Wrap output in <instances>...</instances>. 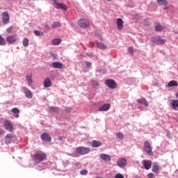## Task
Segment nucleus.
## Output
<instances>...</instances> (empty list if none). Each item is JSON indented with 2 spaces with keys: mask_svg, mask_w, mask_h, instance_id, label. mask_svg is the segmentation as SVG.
I'll return each instance as SVG.
<instances>
[{
  "mask_svg": "<svg viewBox=\"0 0 178 178\" xmlns=\"http://www.w3.org/2000/svg\"><path fill=\"white\" fill-rule=\"evenodd\" d=\"M86 65L87 67H91L92 63L88 61H86Z\"/></svg>",
  "mask_w": 178,
  "mask_h": 178,
  "instance_id": "c03bdc74",
  "label": "nucleus"
},
{
  "mask_svg": "<svg viewBox=\"0 0 178 178\" xmlns=\"http://www.w3.org/2000/svg\"><path fill=\"white\" fill-rule=\"evenodd\" d=\"M43 86L44 88H48L51 87V86H52V81H51V79H49V77L46 78L43 83Z\"/></svg>",
  "mask_w": 178,
  "mask_h": 178,
  "instance_id": "dca6fc26",
  "label": "nucleus"
},
{
  "mask_svg": "<svg viewBox=\"0 0 178 178\" xmlns=\"http://www.w3.org/2000/svg\"><path fill=\"white\" fill-rule=\"evenodd\" d=\"M0 45H6V41H5V38L0 35Z\"/></svg>",
  "mask_w": 178,
  "mask_h": 178,
  "instance_id": "f704fd0d",
  "label": "nucleus"
},
{
  "mask_svg": "<svg viewBox=\"0 0 178 178\" xmlns=\"http://www.w3.org/2000/svg\"><path fill=\"white\" fill-rule=\"evenodd\" d=\"M148 178H153L154 177V174L152 172H150L147 175Z\"/></svg>",
  "mask_w": 178,
  "mask_h": 178,
  "instance_id": "a18cd8bd",
  "label": "nucleus"
},
{
  "mask_svg": "<svg viewBox=\"0 0 178 178\" xmlns=\"http://www.w3.org/2000/svg\"><path fill=\"white\" fill-rule=\"evenodd\" d=\"M60 42H62V40H60V38H56L51 41L52 45H59Z\"/></svg>",
  "mask_w": 178,
  "mask_h": 178,
  "instance_id": "5701e85b",
  "label": "nucleus"
},
{
  "mask_svg": "<svg viewBox=\"0 0 178 178\" xmlns=\"http://www.w3.org/2000/svg\"><path fill=\"white\" fill-rule=\"evenodd\" d=\"M13 30V26H9L7 29H6V31H7V33H12V31Z\"/></svg>",
  "mask_w": 178,
  "mask_h": 178,
  "instance_id": "ea45409f",
  "label": "nucleus"
},
{
  "mask_svg": "<svg viewBox=\"0 0 178 178\" xmlns=\"http://www.w3.org/2000/svg\"><path fill=\"white\" fill-rule=\"evenodd\" d=\"M76 152L77 154H79V155H87V154L90 153V148L78 147L76 148Z\"/></svg>",
  "mask_w": 178,
  "mask_h": 178,
  "instance_id": "7ed1b4c3",
  "label": "nucleus"
},
{
  "mask_svg": "<svg viewBox=\"0 0 178 178\" xmlns=\"http://www.w3.org/2000/svg\"><path fill=\"white\" fill-rule=\"evenodd\" d=\"M65 112H66L67 113H70L72 112V108H67L65 109Z\"/></svg>",
  "mask_w": 178,
  "mask_h": 178,
  "instance_id": "37998d69",
  "label": "nucleus"
},
{
  "mask_svg": "<svg viewBox=\"0 0 178 178\" xmlns=\"http://www.w3.org/2000/svg\"><path fill=\"white\" fill-rule=\"evenodd\" d=\"M45 30H47L48 31H49V30H51V27H49V25H46L44 26Z\"/></svg>",
  "mask_w": 178,
  "mask_h": 178,
  "instance_id": "49530a36",
  "label": "nucleus"
},
{
  "mask_svg": "<svg viewBox=\"0 0 178 178\" xmlns=\"http://www.w3.org/2000/svg\"><path fill=\"white\" fill-rule=\"evenodd\" d=\"M6 41L8 44H13L17 41V38L15 35H10L6 38Z\"/></svg>",
  "mask_w": 178,
  "mask_h": 178,
  "instance_id": "ddd939ff",
  "label": "nucleus"
},
{
  "mask_svg": "<svg viewBox=\"0 0 178 178\" xmlns=\"http://www.w3.org/2000/svg\"><path fill=\"white\" fill-rule=\"evenodd\" d=\"M117 29L120 31L123 30V19L122 18H118L116 20Z\"/></svg>",
  "mask_w": 178,
  "mask_h": 178,
  "instance_id": "9b49d317",
  "label": "nucleus"
},
{
  "mask_svg": "<svg viewBox=\"0 0 178 178\" xmlns=\"http://www.w3.org/2000/svg\"><path fill=\"white\" fill-rule=\"evenodd\" d=\"M11 112L13 113V116L14 118H16V119L20 117V110H19L17 107L12 108Z\"/></svg>",
  "mask_w": 178,
  "mask_h": 178,
  "instance_id": "4468645a",
  "label": "nucleus"
},
{
  "mask_svg": "<svg viewBox=\"0 0 178 178\" xmlns=\"http://www.w3.org/2000/svg\"><path fill=\"white\" fill-rule=\"evenodd\" d=\"M156 43L157 44H165V40L163 39H161V38H159L157 40H156Z\"/></svg>",
  "mask_w": 178,
  "mask_h": 178,
  "instance_id": "58836bf2",
  "label": "nucleus"
},
{
  "mask_svg": "<svg viewBox=\"0 0 178 178\" xmlns=\"http://www.w3.org/2000/svg\"><path fill=\"white\" fill-rule=\"evenodd\" d=\"M3 133H5V131H3V130L0 129V136H1V134H3Z\"/></svg>",
  "mask_w": 178,
  "mask_h": 178,
  "instance_id": "de8ad7c7",
  "label": "nucleus"
},
{
  "mask_svg": "<svg viewBox=\"0 0 178 178\" xmlns=\"http://www.w3.org/2000/svg\"><path fill=\"white\" fill-rule=\"evenodd\" d=\"M154 29L156 31H162L163 30V26H162L159 23H156Z\"/></svg>",
  "mask_w": 178,
  "mask_h": 178,
  "instance_id": "4be33fe9",
  "label": "nucleus"
},
{
  "mask_svg": "<svg viewBox=\"0 0 178 178\" xmlns=\"http://www.w3.org/2000/svg\"><path fill=\"white\" fill-rule=\"evenodd\" d=\"M152 171L154 173H158L159 172V165H154Z\"/></svg>",
  "mask_w": 178,
  "mask_h": 178,
  "instance_id": "7c9ffc66",
  "label": "nucleus"
},
{
  "mask_svg": "<svg viewBox=\"0 0 178 178\" xmlns=\"http://www.w3.org/2000/svg\"><path fill=\"white\" fill-rule=\"evenodd\" d=\"M34 34L37 36L44 35V33L40 32V31H34Z\"/></svg>",
  "mask_w": 178,
  "mask_h": 178,
  "instance_id": "e433bc0d",
  "label": "nucleus"
},
{
  "mask_svg": "<svg viewBox=\"0 0 178 178\" xmlns=\"http://www.w3.org/2000/svg\"><path fill=\"white\" fill-rule=\"evenodd\" d=\"M100 159H102L103 161H106L109 162L111 160V156L109 154H102L99 155Z\"/></svg>",
  "mask_w": 178,
  "mask_h": 178,
  "instance_id": "a211bd4d",
  "label": "nucleus"
},
{
  "mask_svg": "<svg viewBox=\"0 0 178 178\" xmlns=\"http://www.w3.org/2000/svg\"><path fill=\"white\" fill-rule=\"evenodd\" d=\"M128 51H129V52H131V54H133L134 52V49L132 47H129L128 48Z\"/></svg>",
  "mask_w": 178,
  "mask_h": 178,
  "instance_id": "a19ab883",
  "label": "nucleus"
},
{
  "mask_svg": "<svg viewBox=\"0 0 178 178\" xmlns=\"http://www.w3.org/2000/svg\"><path fill=\"white\" fill-rule=\"evenodd\" d=\"M115 178H124V177H123L122 174H117L115 175Z\"/></svg>",
  "mask_w": 178,
  "mask_h": 178,
  "instance_id": "79ce46f5",
  "label": "nucleus"
},
{
  "mask_svg": "<svg viewBox=\"0 0 178 178\" xmlns=\"http://www.w3.org/2000/svg\"><path fill=\"white\" fill-rule=\"evenodd\" d=\"M138 102L139 104H142L143 105H145V106H148V102L145 99H140L138 100Z\"/></svg>",
  "mask_w": 178,
  "mask_h": 178,
  "instance_id": "cd10ccee",
  "label": "nucleus"
},
{
  "mask_svg": "<svg viewBox=\"0 0 178 178\" xmlns=\"http://www.w3.org/2000/svg\"><path fill=\"white\" fill-rule=\"evenodd\" d=\"M41 140L42 141H47V143H51V141H52V138H51V136H49V134H48V133H43L41 135Z\"/></svg>",
  "mask_w": 178,
  "mask_h": 178,
  "instance_id": "0eeeda50",
  "label": "nucleus"
},
{
  "mask_svg": "<svg viewBox=\"0 0 178 178\" xmlns=\"http://www.w3.org/2000/svg\"><path fill=\"white\" fill-rule=\"evenodd\" d=\"M33 161L36 162V163H40V162H44V161H47V154L43 152H38L33 155Z\"/></svg>",
  "mask_w": 178,
  "mask_h": 178,
  "instance_id": "f257e3e1",
  "label": "nucleus"
},
{
  "mask_svg": "<svg viewBox=\"0 0 178 178\" xmlns=\"http://www.w3.org/2000/svg\"><path fill=\"white\" fill-rule=\"evenodd\" d=\"M22 91L23 92H24L26 98H29V99L33 98V93H31V91L29 90L27 88L23 87Z\"/></svg>",
  "mask_w": 178,
  "mask_h": 178,
  "instance_id": "1a4fd4ad",
  "label": "nucleus"
},
{
  "mask_svg": "<svg viewBox=\"0 0 178 178\" xmlns=\"http://www.w3.org/2000/svg\"><path fill=\"white\" fill-rule=\"evenodd\" d=\"M102 36H100V39H102Z\"/></svg>",
  "mask_w": 178,
  "mask_h": 178,
  "instance_id": "3c124183",
  "label": "nucleus"
},
{
  "mask_svg": "<svg viewBox=\"0 0 178 178\" xmlns=\"http://www.w3.org/2000/svg\"><path fill=\"white\" fill-rule=\"evenodd\" d=\"M54 5L56 9H63V10H67V8L66 7V5L62 3H58L56 1H54Z\"/></svg>",
  "mask_w": 178,
  "mask_h": 178,
  "instance_id": "423d86ee",
  "label": "nucleus"
},
{
  "mask_svg": "<svg viewBox=\"0 0 178 178\" xmlns=\"http://www.w3.org/2000/svg\"><path fill=\"white\" fill-rule=\"evenodd\" d=\"M102 145V143L100 141L98 140H93L92 142V147L94 148H98V147H101Z\"/></svg>",
  "mask_w": 178,
  "mask_h": 178,
  "instance_id": "412c9836",
  "label": "nucleus"
},
{
  "mask_svg": "<svg viewBox=\"0 0 178 178\" xmlns=\"http://www.w3.org/2000/svg\"><path fill=\"white\" fill-rule=\"evenodd\" d=\"M49 111L51 113H58V112H59V108H58V107H49Z\"/></svg>",
  "mask_w": 178,
  "mask_h": 178,
  "instance_id": "b1692460",
  "label": "nucleus"
},
{
  "mask_svg": "<svg viewBox=\"0 0 178 178\" xmlns=\"http://www.w3.org/2000/svg\"><path fill=\"white\" fill-rule=\"evenodd\" d=\"M92 86L94 88H98V87H99V82L97 81H92Z\"/></svg>",
  "mask_w": 178,
  "mask_h": 178,
  "instance_id": "72a5a7b5",
  "label": "nucleus"
},
{
  "mask_svg": "<svg viewBox=\"0 0 178 178\" xmlns=\"http://www.w3.org/2000/svg\"><path fill=\"white\" fill-rule=\"evenodd\" d=\"M78 24L80 27L86 29V27H88V26H90V22L86 19H81L78 22Z\"/></svg>",
  "mask_w": 178,
  "mask_h": 178,
  "instance_id": "39448f33",
  "label": "nucleus"
},
{
  "mask_svg": "<svg viewBox=\"0 0 178 178\" xmlns=\"http://www.w3.org/2000/svg\"><path fill=\"white\" fill-rule=\"evenodd\" d=\"M12 140H13V135L8 134L5 137L6 144H10L12 143Z\"/></svg>",
  "mask_w": 178,
  "mask_h": 178,
  "instance_id": "6ab92c4d",
  "label": "nucleus"
},
{
  "mask_svg": "<svg viewBox=\"0 0 178 178\" xmlns=\"http://www.w3.org/2000/svg\"><path fill=\"white\" fill-rule=\"evenodd\" d=\"M117 165H118V166H119V168H124V166H126V165H127V161H126V159H124V158L120 159L117 161Z\"/></svg>",
  "mask_w": 178,
  "mask_h": 178,
  "instance_id": "6e6552de",
  "label": "nucleus"
},
{
  "mask_svg": "<svg viewBox=\"0 0 178 178\" xmlns=\"http://www.w3.org/2000/svg\"><path fill=\"white\" fill-rule=\"evenodd\" d=\"M107 1H112V0H107Z\"/></svg>",
  "mask_w": 178,
  "mask_h": 178,
  "instance_id": "603ef678",
  "label": "nucleus"
},
{
  "mask_svg": "<svg viewBox=\"0 0 178 178\" xmlns=\"http://www.w3.org/2000/svg\"><path fill=\"white\" fill-rule=\"evenodd\" d=\"M143 148L147 155H154V152H152V147H151V143H149L148 140L144 142Z\"/></svg>",
  "mask_w": 178,
  "mask_h": 178,
  "instance_id": "f03ea898",
  "label": "nucleus"
},
{
  "mask_svg": "<svg viewBox=\"0 0 178 178\" xmlns=\"http://www.w3.org/2000/svg\"><path fill=\"white\" fill-rule=\"evenodd\" d=\"M157 3H159V5H162L163 6H166L168 5L169 2L166 0H157Z\"/></svg>",
  "mask_w": 178,
  "mask_h": 178,
  "instance_id": "a878e982",
  "label": "nucleus"
},
{
  "mask_svg": "<svg viewBox=\"0 0 178 178\" xmlns=\"http://www.w3.org/2000/svg\"><path fill=\"white\" fill-rule=\"evenodd\" d=\"M111 109V104H104L103 106L99 107V112H106Z\"/></svg>",
  "mask_w": 178,
  "mask_h": 178,
  "instance_id": "f8f14e48",
  "label": "nucleus"
},
{
  "mask_svg": "<svg viewBox=\"0 0 178 178\" xmlns=\"http://www.w3.org/2000/svg\"><path fill=\"white\" fill-rule=\"evenodd\" d=\"M170 104L174 109H175V108H178V100L177 99L172 100Z\"/></svg>",
  "mask_w": 178,
  "mask_h": 178,
  "instance_id": "bb28decb",
  "label": "nucleus"
},
{
  "mask_svg": "<svg viewBox=\"0 0 178 178\" xmlns=\"http://www.w3.org/2000/svg\"><path fill=\"white\" fill-rule=\"evenodd\" d=\"M2 16H3V18H2L3 23L4 24L9 23V20L10 19V18L9 17V14L8 13V12L3 13Z\"/></svg>",
  "mask_w": 178,
  "mask_h": 178,
  "instance_id": "9d476101",
  "label": "nucleus"
},
{
  "mask_svg": "<svg viewBox=\"0 0 178 178\" xmlns=\"http://www.w3.org/2000/svg\"><path fill=\"white\" fill-rule=\"evenodd\" d=\"M4 127H6V130H8V131H11L12 130H13V125H12L11 122L5 121Z\"/></svg>",
  "mask_w": 178,
  "mask_h": 178,
  "instance_id": "2eb2a0df",
  "label": "nucleus"
},
{
  "mask_svg": "<svg viewBox=\"0 0 178 178\" xmlns=\"http://www.w3.org/2000/svg\"><path fill=\"white\" fill-rule=\"evenodd\" d=\"M178 83L177 81H170L168 82V87H177Z\"/></svg>",
  "mask_w": 178,
  "mask_h": 178,
  "instance_id": "393cba45",
  "label": "nucleus"
},
{
  "mask_svg": "<svg viewBox=\"0 0 178 178\" xmlns=\"http://www.w3.org/2000/svg\"><path fill=\"white\" fill-rule=\"evenodd\" d=\"M143 165H144V168H145V169H146V170H149V169H151V166H152V161H148V160L144 161Z\"/></svg>",
  "mask_w": 178,
  "mask_h": 178,
  "instance_id": "f3484780",
  "label": "nucleus"
},
{
  "mask_svg": "<svg viewBox=\"0 0 178 178\" xmlns=\"http://www.w3.org/2000/svg\"><path fill=\"white\" fill-rule=\"evenodd\" d=\"M52 67L54 69H62V67H63V64L59 62H54L52 63Z\"/></svg>",
  "mask_w": 178,
  "mask_h": 178,
  "instance_id": "aec40b11",
  "label": "nucleus"
},
{
  "mask_svg": "<svg viewBox=\"0 0 178 178\" xmlns=\"http://www.w3.org/2000/svg\"><path fill=\"white\" fill-rule=\"evenodd\" d=\"M175 97H176V98H178V92H177V93L175 94Z\"/></svg>",
  "mask_w": 178,
  "mask_h": 178,
  "instance_id": "09e8293b",
  "label": "nucleus"
},
{
  "mask_svg": "<svg viewBox=\"0 0 178 178\" xmlns=\"http://www.w3.org/2000/svg\"><path fill=\"white\" fill-rule=\"evenodd\" d=\"M58 140H62V138H61V137H59V138H58Z\"/></svg>",
  "mask_w": 178,
  "mask_h": 178,
  "instance_id": "8fccbe9b",
  "label": "nucleus"
},
{
  "mask_svg": "<svg viewBox=\"0 0 178 178\" xmlns=\"http://www.w3.org/2000/svg\"><path fill=\"white\" fill-rule=\"evenodd\" d=\"M61 24L59 22H54L52 25L51 27L52 29H58V27H60Z\"/></svg>",
  "mask_w": 178,
  "mask_h": 178,
  "instance_id": "2f4dec72",
  "label": "nucleus"
},
{
  "mask_svg": "<svg viewBox=\"0 0 178 178\" xmlns=\"http://www.w3.org/2000/svg\"><path fill=\"white\" fill-rule=\"evenodd\" d=\"M26 80H27L28 84H29V86H31V84H33V80L31 79V76H27Z\"/></svg>",
  "mask_w": 178,
  "mask_h": 178,
  "instance_id": "c9c22d12",
  "label": "nucleus"
},
{
  "mask_svg": "<svg viewBox=\"0 0 178 178\" xmlns=\"http://www.w3.org/2000/svg\"><path fill=\"white\" fill-rule=\"evenodd\" d=\"M97 47L100 49H106L108 48V47L102 42L97 43Z\"/></svg>",
  "mask_w": 178,
  "mask_h": 178,
  "instance_id": "c85d7f7f",
  "label": "nucleus"
},
{
  "mask_svg": "<svg viewBox=\"0 0 178 178\" xmlns=\"http://www.w3.org/2000/svg\"><path fill=\"white\" fill-rule=\"evenodd\" d=\"M105 84L108 88H111V90L116 88V82L113 79L106 80Z\"/></svg>",
  "mask_w": 178,
  "mask_h": 178,
  "instance_id": "20e7f679",
  "label": "nucleus"
},
{
  "mask_svg": "<svg viewBox=\"0 0 178 178\" xmlns=\"http://www.w3.org/2000/svg\"><path fill=\"white\" fill-rule=\"evenodd\" d=\"M29 42H30V41L29 40V39L27 38H25L23 39L22 44L24 47H29Z\"/></svg>",
  "mask_w": 178,
  "mask_h": 178,
  "instance_id": "473e14b6",
  "label": "nucleus"
},
{
  "mask_svg": "<svg viewBox=\"0 0 178 178\" xmlns=\"http://www.w3.org/2000/svg\"><path fill=\"white\" fill-rule=\"evenodd\" d=\"M116 138H118V140H123L124 138V135H123V133L118 132L115 134Z\"/></svg>",
  "mask_w": 178,
  "mask_h": 178,
  "instance_id": "c756f323",
  "label": "nucleus"
},
{
  "mask_svg": "<svg viewBox=\"0 0 178 178\" xmlns=\"http://www.w3.org/2000/svg\"><path fill=\"white\" fill-rule=\"evenodd\" d=\"M81 175L82 176H86V175H88V171L87 170H82L81 172H80Z\"/></svg>",
  "mask_w": 178,
  "mask_h": 178,
  "instance_id": "4c0bfd02",
  "label": "nucleus"
}]
</instances>
